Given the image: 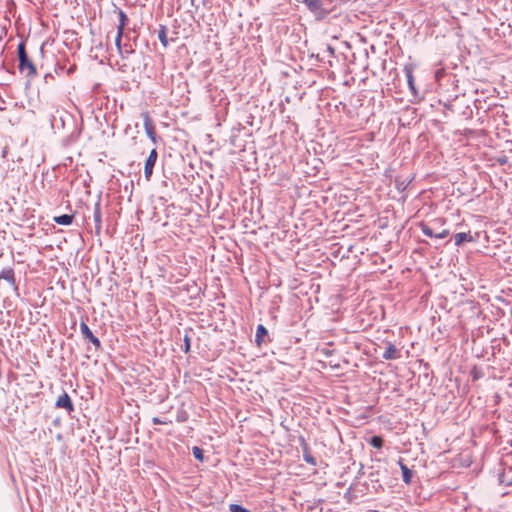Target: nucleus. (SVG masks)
I'll return each mask as SVG.
<instances>
[{
	"label": "nucleus",
	"mask_w": 512,
	"mask_h": 512,
	"mask_svg": "<svg viewBox=\"0 0 512 512\" xmlns=\"http://www.w3.org/2000/svg\"><path fill=\"white\" fill-rule=\"evenodd\" d=\"M19 68L27 76L36 75V69L33 63L28 59L24 43L18 45Z\"/></svg>",
	"instance_id": "1"
},
{
	"label": "nucleus",
	"mask_w": 512,
	"mask_h": 512,
	"mask_svg": "<svg viewBox=\"0 0 512 512\" xmlns=\"http://www.w3.org/2000/svg\"><path fill=\"white\" fill-rule=\"evenodd\" d=\"M156 159H157V152L155 149H153L150 152V155L148 156V158L146 159L145 166H144V174H145V177L147 180L150 179Z\"/></svg>",
	"instance_id": "2"
},
{
	"label": "nucleus",
	"mask_w": 512,
	"mask_h": 512,
	"mask_svg": "<svg viewBox=\"0 0 512 512\" xmlns=\"http://www.w3.org/2000/svg\"><path fill=\"white\" fill-rule=\"evenodd\" d=\"M144 121V128L147 136L153 141H156L155 128L153 122L147 113L142 114Z\"/></svg>",
	"instance_id": "3"
},
{
	"label": "nucleus",
	"mask_w": 512,
	"mask_h": 512,
	"mask_svg": "<svg viewBox=\"0 0 512 512\" xmlns=\"http://www.w3.org/2000/svg\"><path fill=\"white\" fill-rule=\"evenodd\" d=\"M0 281L6 282L13 291L17 290V287L15 286L14 273L11 269H7L1 272Z\"/></svg>",
	"instance_id": "4"
},
{
	"label": "nucleus",
	"mask_w": 512,
	"mask_h": 512,
	"mask_svg": "<svg viewBox=\"0 0 512 512\" xmlns=\"http://www.w3.org/2000/svg\"><path fill=\"white\" fill-rule=\"evenodd\" d=\"M56 406L58 408H64L68 412L73 410L71 399L67 393H63L61 396H59V398L56 401Z\"/></svg>",
	"instance_id": "5"
},
{
	"label": "nucleus",
	"mask_w": 512,
	"mask_h": 512,
	"mask_svg": "<svg viewBox=\"0 0 512 512\" xmlns=\"http://www.w3.org/2000/svg\"><path fill=\"white\" fill-rule=\"evenodd\" d=\"M80 331H81L82 335H83L85 338L89 339V340H90L94 345H96V346H99V345H100V342H99L98 338H96V337L93 335V333H92V331L90 330V328H89V327H88L84 322H82V323L80 324Z\"/></svg>",
	"instance_id": "6"
},
{
	"label": "nucleus",
	"mask_w": 512,
	"mask_h": 512,
	"mask_svg": "<svg viewBox=\"0 0 512 512\" xmlns=\"http://www.w3.org/2000/svg\"><path fill=\"white\" fill-rule=\"evenodd\" d=\"M302 2L308 7V9L315 13L320 14L322 10V0H302Z\"/></svg>",
	"instance_id": "7"
},
{
	"label": "nucleus",
	"mask_w": 512,
	"mask_h": 512,
	"mask_svg": "<svg viewBox=\"0 0 512 512\" xmlns=\"http://www.w3.org/2000/svg\"><path fill=\"white\" fill-rule=\"evenodd\" d=\"M398 357V351L394 345L389 344L383 353V358L386 360L395 359Z\"/></svg>",
	"instance_id": "8"
},
{
	"label": "nucleus",
	"mask_w": 512,
	"mask_h": 512,
	"mask_svg": "<svg viewBox=\"0 0 512 512\" xmlns=\"http://www.w3.org/2000/svg\"><path fill=\"white\" fill-rule=\"evenodd\" d=\"M455 244L461 245L463 242H470L473 240L472 236L469 233H457L454 236Z\"/></svg>",
	"instance_id": "9"
},
{
	"label": "nucleus",
	"mask_w": 512,
	"mask_h": 512,
	"mask_svg": "<svg viewBox=\"0 0 512 512\" xmlns=\"http://www.w3.org/2000/svg\"><path fill=\"white\" fill-rule=\"evenodd\" d=\"M72 220H73V216L67 215V214L57 216L54 218V221L57 224L64 225V226L70 225L72 223Z\"/></svg>",
	"instance_id": "10"
},
{
	"label": "nucleus",
	"mask_w": 512,
	"mask_h": 512,
	"mask_svg": "<svg viewBox=\"0 0 512 512\" xmlns=\"http://www.w3.org/2000/svg\"><path fill=\"white\" fill-rule=\"evenodd\" d=\"M401 470H402V476L405 483H410L412 472L407 468L406 465H404L402 462H399Z\"/></svg>",
	"instance_id": "11"
},
{
	"label": "nucleus",
	"mask_w": 512,
	"mask_h": 512,
	"mask_svg": "<svg viewBox=\"0 0 512 512\" xmlns=\"http://www.w3.org/2000/svg\"><path fill=\"white\" fill-rule=\"evenodd\" d=\"M125 20H126V16L121 11L120 12V25H119V28H118V35H117V39H116L117 44H119V42H120L121 35H122V30H123V27H124V24H125Z\"/></svg>",
	"instance_id": "12"
},
{
	"label": "nucleus",
	"mask_w": 512,
	"mask_h": 512,
	"mask_svg": "<svg viewBox=\"0 0 512 512\" xmlns=\"http://www.w3.org/2000/svg\"><path fill=\"white\" fill-rule=\"evenodd\" d=\"M266 334H267V330L265 329V327H264V326H262V325H259V326L257 327V331H256V341H257L258 343H260L261 338H262L264 335H266Z\"/></svg>",
	"instance_id": "13"
},
{
	"label": "nucleus",
	"mask_w": 512,
	"mask_h": 512,
	"mask_svg": "<svg viewBox=\"0 0 512 512\" xmlns=\"http://www.w3.org/2000/svg\"><path fill=\"white\" fill-rule=\"evenodd\" d=\"M422 231L425 235H427L429 237H435L436 230H434L432 227H430L428 225H423Z\"/></svg>",
	"instance_id": "14"
},
{
	"label": "nucleus",
	"mask_w": 512,
	"mask_h": 512,
	"mask_svg": "<svg viewBox=\"0 0 512 512\" xmlns=\"http://www.w3.org/2000/svg\"><path fill=\"white\" fill-rule=\"evenodd\" d=\"M94 220H95L97 226H100V223H101V213H100V208H99V204L98 203L95 205Z\"/></svg>",
	"instance_id": "15"
},
{
	"label": "nucleus",
	"mask_w": 512,
	"mask_h": 512,
	"mask_svg": "<svg viewBox=\"0 0 512 512\" xmlns=\"http://www.w3.org/2000/svg\"><path fill=\"white\" fill-rule=\"evenodd\" d=\"M371 445L375 448H380L382 447V444H383V440L382 438L378 437V436H374L372 439H371Z\"/></svg>",
	"instance_id": "16"
},
{
	"label": "nucleus",
	"mask_w": 512,
	"mask_h": 512,
	"mask_svg": "<svg viewBox=\"0 0 512 512\" xmlns=\"http://www.w3.org/2000/svg\"><path fill=\"white\" fill-rule=\"evenodd\" d=\"M158 38L164 47H166L168 45L167 36H166V32L164 29L159 31Z\"/></svg>",
	"instance_id": "17"
},
{
	"label": "nucleus",
	"mask_w": 512,
	"mask_h": 512,
	"mask_svg": "<svg viewBox=\"0 0 512 512\" xmlns=\"http://www.w3.org/2000/svg\"><path fill=\"white\" fill-rule=\"evenodd\" d=\"M193 455L199 461H203V450L199 447H193Z\"/></svg>",
	"instance_id": "18"
},
{
	"label": "nucleus",
	"mask_w": 512,
	"mask_h": 512,
	"mask_svg": "<svg viewBox=\"0 0 512 512\" xmlns=\"http://www.w3.org/2000/svg\"><path fill=\"white\" fill-rule=\"evenodd\" d=\"M406 76H407V81H408V85H409L410 89L414 90L415 88H414V79H413L412 72L410 70H407Z\"/></svg>",
	"instance_id": "19"
},
{
	"label": "nucleus",
	"mask_w": 512,
	"mask_h": 512,
	"mask_svg": "<svg viewBox=\"0 0 512 512\" xmlns=\"http://www.w3.org/2000/svg\"><path fill=\"white\" fill-rule=\"evenodd\" d=\"M230 511L231 512H248L245 508L238 504H231L230 505Z\"/></svg>",
	"instance_id": "20"
},
{
	"label": "nucleus",
	"mask_w": 512,
	"mask_h": 512,
	"mask_svg": "<svg viewBox=\"0 0 512 512\" xmlns=\"http://www.w3.org/2000/svg\"><path fill=\"white\" fill-rule=\"evenodd\" d=\"M449 234V231L447 229H443L441 231H436L435 238H445Z\"/></svg>",
	"instance_id": "21"
},
{
	"label": "nucleus",
	"mask_w": 512,
	"mask_h": 512,
	"mask_svg": "<svg viewBox=\"0 0 512 512\" xmlns=\"http://www.w3.org/2000/svg\"><path fill=\"white\" fill-rule=\"evenodd\" d=\"M185 345H186V351H187L189 349V339L187 336L185 337Z\"/></svg>",
	"instance_id": "22"
}]
</instances>
